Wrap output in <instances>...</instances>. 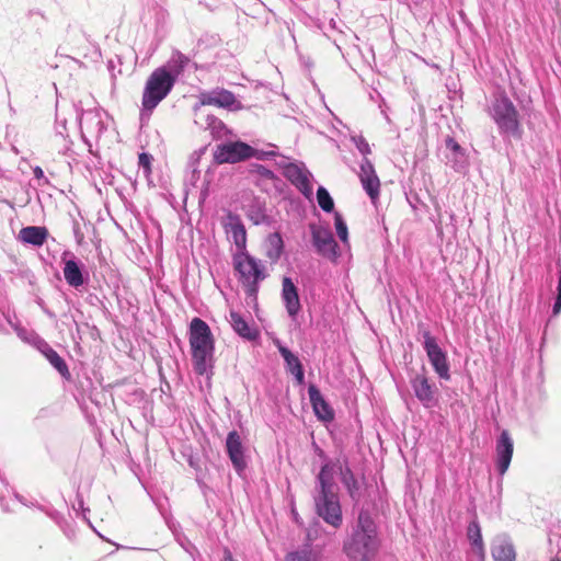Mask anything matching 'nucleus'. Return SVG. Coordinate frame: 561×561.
<instances>
[{
	"mask_svg": "<svg viewBox=\"0 0 561 561\" xmlns=\"http://www.w3.org/2000/svg\"><path fill=\"white\" fill-rule=\"evenodd\" d=\"M561 312V295L557 294L552 306V317H557Z\"/></svg>",
	"mask_w": 561,
	"mask_h": 561,
	"instance_id": "40",
	"label": "nucleus"
},
{
	"mask_svg": "<svg viewBox=\"0 0 561 561\" xmlns=\"http://www.w3.org/2000/svg\"><path fill=\"white\" fill-rule=\"evenodd\" d=\"M67 121L66 118H61L59 114L56 115L55 122V137L54 141L58 148V152L62 156L69 158L71 161L77 162V153L72 149V140L68 138L67 134Z\"/></svg>",
	"mask_w": 561,
	"mask_h": 561,
	"instance_id": "19",
	"label": "nucleus"
},
{
	"mask_svg": "<svg viewBox=\"0 0 561 561\" xmlns=\"http://www.w3.org/2000/svg\"><path fill=\"white\" fill-rule=\"evenodd\" d=\"M313 501L317 514L329 525H342V508L335 490H314Z\"/></svg>",
	"mask_w": 561,
	"mask_h": 561,
	"instance_id": "7",
	"label": "nucleus"
},
{
	"mask_svg": "<svg viewBox=\"0 0 561 561\" xmlns=\"http://www.w3.org/2000/svg\"><path fill=\"white\" fill-rule=\"evenodd\" d=\"M280 355L284 358L285 367L288 373H294L304 368L298 356L290 350H280Z\"/></svg>",
	"mask_w": 561,
	"mask_h": 561,
	"instance_id": "34",
	"label": "nucleus"
},
{
	"mask_svg": "<svg viewBox=\"0 0 561 561\" xmlns=\"http://www.w3.org/2000/svg\"><path fill=\"white\" fill-rule=\"evenodd\" d=\"M410 383L414 396L425 409H433L438 404V389L424 374L415 375Z\"/></svg>",
	"mask_w": 561,
	"mask_h": 561,
	"instance_id": "12",
	"label": "nucleus"
},
{
	"mask_svg": "<svg viewBox=\"0 0 561 561\" xmlns=\"http://www.w3.org/2000/svg\"><path fill=\"white\" fill-rule=\"evenodd\" d=\"M404 1L408 3V5L410 8H412V5H414V7L423 5L426 0H404Z\"/></svg>",
	"mask_w": 561,
	"mask_h": 561,
	"instance_id": "43",
	"label": "nucleus"
},
{
	"mask_svg": "<svg viewBox=\"0 0 561 561\" xmlns=\"http://www.w3.org/2000/svg\"><path fill=\"white\" fill-rule=\"evenodd\" d=\"M61 261L64 277L70 287L79 288L87 283L89 274L83 271V264L76 259L72 252L64 251Z\"/></svg>",
	"mask_w": 561,
	"mask_h": 561,
	"instance_id": "13",
	"label": "nucleus"
},
{
	"mask_svg": "<svg viewBox=\"0 0 561 561\" xmlns=\"http://www.w3.org/2000/svg\"><path fill=\"white\" fill-rule=\"evenodd\" d=\"M203 105H214L227 110H239L240 102L234 94L226 89H215L201 94Z\"/></svg>",
	"mask_w": 561,
	"mask_h": 561,
	"instance_id": "18",
	"label": "nucleus"
},
{
	"mask_svg": "<svg viewBox=\"0 0 561 561\" xmlns=\"http://www.w3.org/2000/svg\"><path fill=\"white\" fill-rule=\"evenodd\" d=\"M298 385H302L305 382V373H304V368L302 369H299L297 371H294V373H290Z\"/></svg>",
	"mask_w": 561,
	"mask_h": 561,
	"instance_id": "42",
	"label": "nucleus"
},
{
	"mask_svg": "<svg viewBox=\"0 0 561 561\" xmlns=\"http://www.w3.org/2000/svg\"><path fill=\"white\" fill-rule=\"evenodd\" d=\"M73 234L77 240V243L81 244L83 240V233L81 232L80 225L77 221L73 224Z\"/></svg>",
	"mask_w": 561,
	"mask_h": 561,
	"instance_id": "39",
	"label": "nucleus"
},
{
	"mask_svg": "<svg viewBox=\"0 0 561 561\" xmlns=\"http://www.w3.org/2000/svg\"><path fill=\"white\" fill-rule=\"evenodd\" d=\"M13 329L16 335L25 343L34 346L36 348L38 342H41L42 337L35 333L34 331H30L21 325H13Z\"/></svg>",
	"mask_w": 561,
	"mask_h": 561,
	"instance_id": "32",
	"label": "nucleus"
},
{
	"mask_svg": "<svg viewBox=\"0 0 561 561\" xmlns=\"http://www.w3.org/2000/svg\"><path fill=\"white\" fill-rule=\"evenodd\" d=\"M310 230L312 237V244L318 254L328 260L336 261L337 257L340 256L339 245L331 230L314 225L310 227Z\"/></svg>",
	"mask_w": 561,
	"mask_h": 561,
	"instance_id": "11",
	"label": "nucleus"
},
{
	"mask_svg": "<svg viewBox=\"0 0 561 561\" xmlns=\"http://www.w3.org/2000/svg\"><path fill=\"white\" fill-rule=\"evenodd\" d=\"M282 299L288 316L296 319L301 305L299 300L298 289L290 277L285 276L282 282Z\"/></svg>",
	"mask_w": 561,
	"mask_h": 561,
	"instance_id": "20",
	"label": "nucleus"
},
{
	"mask_svg": "<svg viewBox=\"0 0 561 561\" xmlns=\"http://www.w3.org/2000/svg\"><path fill=\"white\" fill-rule=\"evenodd\" d=\"M33 175L35 179L43 180L44 183H48V180L45 176L44 171L41 167L37 165V167L33 168Z\"/></svg>",
	"mask_w": 561,
	"mask_h": 561,
	"instance_id": "41",
	"label": "nucleus"
},
{
	"mask_svg": "<svg viewBox=\"0 0 561 561\" xmlns=\"http://www.w3.org/2000/svg\"><path fill=\"white\" fill-rule=\"evenodd\" d=\"M286 561H317V559L310 551L304 550L288 553Z\"/></svg>",
	"mask_w": 561,
	"mask_h": 561,
	"instance_id": "38",
	"label": "nucleus"
},
{
	"mask_svg": "<svg viewBox=\"0 0 561 561\" xmlns=\"http://www.w3.org/2000/svg\"><path fill=\"white\" fill-rule=\"evenodd\" d=\"M48 237V230L42 226H27L20 230L19 239L23 243L42 247Z\"/></svg>",
	"mask_w": 561,
	"mask_h": 561,
	"instance_id": "28",
	"label": "nucleus"
},
{
	"mask_svg": "<svg viewBox=\"0 0 561 561\" xmlns=\"http://www.w3.org/2000/svg\"><path fill=\"white\" fill-rule=\"evenodd\" d=\"M81 138L88 146L90 153H93L92 142H99L111 125V117L101 108H91L78 112Z\"/></svg>",
	"mask_w": 561,
	"mask_h": 561,
	"instance_id": "6",
	"label": "nucleus"
},
{
	"mask_svg": "<svg viewBox=\"0 0 561 561\" xmlns=\"http://www.w3.org/2000/svg\"><path fill=\"white\" fill-rule=\"evenodd\" d=\"M151 162L152 156L147 152H141L138 156V167L142 170L145 176H148L151 173Z\"/></svg>",
	"mask_w": 561,
	"mask_h": 561,
	"instance_id": "37",
	"label": "nucleus"
},
{
	"mask_svg": "<svg viewBox=\"0 0 561 561\" xmlns=\"http://www.w3.org/2000/svg\"><path fill=\"white\" fill-rule=\"evenodd\" d=\"M221 561H236V560L233 559L231 552L228 549H226L224 551V557H222Z\"/></svg>",
	"mask_w": 561,
	"mask_h": 561,
	"instance_id": "44",
	"label": "nucleus"
},
{
	"mask_svg": "<svg viewBox=\"0 0 561 561\" xmlns=\"http://www.w3.org/2000/svg\"><path fill=\"white\" fill-rule=\"evenodd\" d=\"M317 449L319 457L324 460V463L317 476L316 490H335L334 476L339 471V465H342L343 461L340 459L335 461L329 460L322 449Z\"/></svg>",
	"mask_w": 561,
	"mask_h": 561,
	"instance_id": "17",
	"label": "nucleus"
},
{
	"mask_svg": "<svg viewBox=\"0 0 561 561\" xmlns=\"http://www.w3.org/2000/svg\"><path fill=\"white\" fill-rule=\"evenodd\" d=\"M445 146L446 149L449 151L448 154H446V163L456 172L465 171L468 165V160L465 150L451 137L446 138Z\"/></svg>",
	"mask_w": 561,
	"mask_h": 561,
	"instance_id": "22",
	"label": "nucleus"
},
{
	"mask_svg": "<svg viewBox=\"0 0 561 561\" xmlns=\"http://www.w3.org/2000/svg\"><path fill=\"white\" fill-rule=\"evenodd\" d=\"M308 396L316 416L324 422L334 419V412L316 385L308 387Z\"/></svg>",
	"mask_w": 561,
	"mask_h": 561,
	"instance_id": "21",
	"label": "nucleus"
},
{
	"mask_svg": "<svg viewBox=\"0 0 561 561\" xmlns=\"http://www.w3.org/2000/svg\"><path fill=\"white\" fill-rule=\"evenodd\" d=\"M550 561H561V559L556 557V558H552Z\"/></svg>",
	"mask_w": 561,
	"mask_h": 561,
	"instance_id": "48",
	"label": "nucleus"
},
{
	"mask_svg": "<svg viewBox=\"0 0 561 561\" xmlns=\"http://www.w3.org/2000/svg\"><path fill=\"white\" fill-rule=\"evenodd\" d=\"M187 62V57L176 53L168 65L152 71L147 79L142 93L141 104L144 110L152 111L168 96Z\"/></svg>",
	"mask_w": 561,
	"mask_h": 561,
	"instance_id": "1",
	"label": "nucleus"
},
{
	"mask_svg": "<svg viewBox=\"0 0 561 561\" xmlns=\"http://www.w3.org/2000/svg\"><path fill=\"white\" fill-rule=\"evenodd\" d=\"M351 140L364 158H367V156L371 152L369 144L362 135H354L351 137Z\"/></svg>",
	"mask_w": 561,
	"mask_h": 561,
	"instance_id": "36",
	"label": "nucleus"
},
{
	"mask_svg": "<svg viewBox=\"0 0 561 561\" xmlns=\"http://www.w3.org/2000/svg\"><path fill=\"white\" fill-rule=\"evenodd\" d=\"M514 443L508 431L503 430L495 444V466L499 474L503 477L511 465Z\"/></svg>",
	"mask_w": 561,
	"mask_h": 561,
	"instance_id": "14",
	"label": "nucleus"
},
{
	"mask_svg": "<svg viewBox=\"0 0 561 561\" xmlns=\"http://www.w3.org/2000/svg\"><path fill=\"white\" fill-rule=\"evenodd\" d=\"M274 345L277 347L279 353L280 350H288L278 339L274 340Z\"/></svg>",
	"mask_w": 561,
	"mask_h": 561,
	"instance_id": "46",
	"label": "nucleus"
},
{
	"mask_svg": "<svg viewBox=\"0 0 561 561\" xmlns=\"http://www.w3.org/2000/svg\"><path fill=\"white\" fill-rule=\"evenodd\" d=\"M494 561H515L516 553L512 541L506 536H496L491 546Z\"/></svg>",
	"mask_w": 561,
	"mask_h": 561,
	"instance_id": "24",
	"label": "nucleus"
},
{
	"mask_svg": "<svg viewBox=\"0 0 561 561\" xmlns=\"http://www.w3.org/2000/svg\"><path fill=\"white\" fill-rule=\"evenodd\" d=\"M334 225L336 229V234L340 240L344 243L348 241V230L345 220L343 219L340 213L334 214Z\"/></svg>",
	"mask_w": 561,
	"mask_h": 561,
	"instance_id": "35",
	"label": "nucleus"
},
{
	"mask_svg": "<svg viewBox=\"0 0 561 561\" xmlns=\"http://www.w3.org/2000/svg\"><path fill=\"white\" fill-rule=\"evenodd\" d=\"M273 154L274 152H259L245 142L234 141L218 145L214 152V159L217 163L222 164L237 163L252 157L261 159Z\"/></svg>",
	"mask_w": 561,
	"mask_h": 561,
	"instance_id": "8",
	"label": "nucleus"
},
{
	"mask_svg": "<svg viewBox=\"0 0 561 561\" xmlns=\"http://www.w3.org/2000/svg\"><path fill=\"white\" fill-rule=\"evenodd\" d=\"M49 516H50V518H53L56 523H59V522H60V519H62V516H61L58 512H56V511H54V512L49 513Z\"/></svg>",
	"mask_w": 561,
	"mask_h": 561,
	"instance_id": "45",
	"label": "nucleus"
},
{
	"mask_svg": "<svg viewBox=\"0 0 561 561\" xmlns=\"http://www.w3.org/2000/svg\"><path fill=\"white\" fill-rule=\"evenodd\" d=\"M226 449L231 463L238 474H241L247 468L244 456V447L240 434L237 431H231L227 435Z\"/></svg>",
	"mask_w": 561,
	"mask_h": 561,
	"instance_id": "16",
	"label": "nucleus"
},
{
	"mask_svg": "<svg viewBox=\"0 0 561 561\" xmlns=\"http://www.w3.org/2000/svg\"><path fill=\"white\" fill-rule=\"evenodd\" d=\"M278 165L283 170V175L307 198H311L313 191L310 183L311 173L304 163L290 162L282 157Z\"/></svg>",
	"mask_w": 561,
	"mask_h": 561,
	"instance_id": "10",
	"label": "nucleus"
},
{
	"mask_svg": "<svg viewBox=\"0 0 561 561\" xmlns=\"http://www.w3.org/2000/svg\"><path fill=\"white\" fill-rule=\"evenodd\" d=\"M233 264L244 288L247 300L256 301L260 283L267 277L263 263L249 253L241 252L234 255Z\"/></svg>",
	"mask_w": 561,
	"mask_h": 561,
	"instance_id": "5",
	"label": "nucleus"
},
{
	"mask_svg": "<svg viewBox=\"0 0 561 561\" xmlns=\"http://www.w3.org/2000/svg\"><path fill=\"white\" fill-rule=\"evenodd\" d=\"M317 201L320 208L325 213H331L334 209V202L328 190L319 186L317 191Z\"/></svg>",
	"mask_w": 561,
	"mask_h": 561,
	"instance_id": "33",
	"label": "nucleus"
},
{
	"mask_svg": "<svg viewBox=\"0 0 561 561\" xmlns=\"http://www.w3.org/2000/svg\"><path fill=\"white\" fill-rule=\"evenodd\" d=\"M420 334L423 337V348L426 352L428 362L433 366L434 371L442 380H449L450 367L446 352L443 351L428 330H422Z\"/></svg>",
	"mask_w": 561,
	"mask_h": 561,
	"instance_id": "9",
	"label": "nucleus"
},
{
	"mask_svg": "<svg viewBox=\"0 0 561 561\" xmlns=\"http://www.w3.org/2000/svg\"><path fill=\"white\" fill-rule=\"evenodd\" d=\"M488 113L501 135L520 137L519 113L505 91L493 94Z\"/></svg>",
	"mask_w": 561,
	"mask_h": 561,
	"instance_id": "4",
	"label": "nucleus"
},
{
	"mask_svg": "<svg viewBox=\"0 0 561 561\" xmlns=\"http://www.w3.org/2000/svg\"><path fill=\"white\" fill-rule=\"evenodd\" d=\"M226 232L228 238L233 241L239 253L244 252L247 247V231L238 216H229Z\"/></svg>",
	"mask_w": 561,
	"mask_h": 561,
	"instance_id": "23",
	"label": "nucleus"
},
{
	"mask_svg": "<svg viewBox=\"0 0 561 561\" xmlns=\"http://www.w3.org/2000/svg\"><path fill=\"white\" fill-rule=\"evenodd\" d=\"M36 350H38L49 364L64 377L69 378L70 373L66 362L59 356V354L44 340L38 342Z\"/></svg>",
	"mask_w": 561,
	"mask_h": 561,
	"instance_id": "25",
	"label": "nucleus"
},
{
	"mask_svg": "<svg viewBox=\"0 0 561 561\" xmlns=\"http://www.w3.org/2000/svg\"><path fill=\"white\" fill-rule=\"evenodd\" d=\"M379 547L377 525L369 512L362 510L352 534L343 543V551L351 561H373Z\"/></svg>",
	"mask_w": 561,
	"mask_h": 561,
	"instance_id": "2",
	"label": "nucleus"
},
{
	"mask_svg": "<svg viewBox=\"0 0 561 561\" xmlns=\"http://www.w3.org/2000/svg\"><path fill=\"white\" fill-rule=\"evenodd\" d=\"M467 538L471 546L472 553L477 557L478 561H484L485 550L481 534V527L477 519L469 523L467 527Z\"/></svg>",
	"mask_w": 561,
	"mask_h": 561,
	"instance_id": "26",
	"label": "nucleus"
},
{
	"mask_svg": "<svg viewBox=\"0 0 561 561\" xmlns=\"http://www.w3.org/2000/svg\"><path fill=\"white\" fill-rule=\"evenodd\" d=\"M557 294L561 295V270L559 271V278H558Z\"/></svg>",
	"mask_w": 561,
	"mask_h": 561,
	"instance_id": "47",
	"label": "nucleus"
},
{
	"mask_svg": "<svg viewBox=\"0 0 561 561\" xmlns=\"http://www.w3.org/2000/svg\"><path fill=\"white\" fill-rule=\"evenodd\" d=\"M339 474H340L341 482L346 488L350 496L353 500H358L359 495H360L359 494L360 484H359L358 480L355 478L352 469L350 468V466L347 463V459H344L343 463L339 465Z\"/></svg>",
	"mask_w": 561,
	"mask_h": 561,
	"instance_id": "29",
	"label": "nucleus"
},
{
	"mask_svg": "<svg viewBox=\"0 0 561 561\" xmlns=\"http://www.w3.org/2000/svg\"><path fill=\"white\" fill-rule=\"evenodd\" d=\"M188 341L194 371L199 376L213 374L215 341L209 325L201 318L191 321Z\"/></svg>",
	"mask_w": 561,
	"mask_h": 561,
	"instance_id": "3",
	"label": "nucleus"
},
{
	"mask_svg": "<svg viewBox=\"0 0 561 561\" xmlns=\"http://www.w3.org/2000/svg\"><path fill=\"white\" fill-rule=\"evenodd\" d=\"M284 251V242L282 236L278 232L271 233L265 242V255L271 262H277Z\"/></svg>",
	"mask_w": 561,
	"mask_h": 561,
	"instance_id": "30",
	"label": "nucleus"
},
{
	"mask_svg": "<svg viewBox=\"0 0 561 561\" xmlns=\"http://www.w3.org/2000/svg\"><path fill=\"white\" fill-rule=\"evenodd\" d=\"M358 176L363 185V188L365 190L371 202L375 203L379 197L380 181L378 175L376 174L371 161L368 158H363L359 165Z\"/></svg>",
	"mask_w": 561,
	"mask_h": 561,
	"instance_id": "15",
	"label": "nucleus"
},
{
	"mask_svg": "<svg viewBox=\"0 0 561 561\" xmlns=\"http://www.w3.org/2000/svg\"><path fill=\"white\" fill-rule=\"evenodd\" d=\"M205 128L209 129L215 138H222L228 131L226 125L214 115H206Z\"/></svg>",
	"mask_w": 561,
	"mask_h": 561,
	"instance_id": "31",
	"label": "nucleus"
},
{
	"mask_svg": "<svg viewBox=\"0 0 561 561\" xmlns=\"http://www.w3.org/2000/svg\"><path fill=\"white\" fill-rule=\"evenodd\" d=\"M229 317V322L239 336L248 341H255L259 337V331L251 327L241 313L231 310Z\"/></svg>",
	"mask_w": 561,
	"mask_h": 561,
	"instance_id": "27",
	"label": "nucleus"
}]
</instances>
